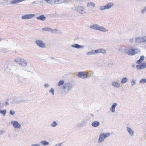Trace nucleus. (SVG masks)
<instances>
[{"label": "nucleus", "instance_id": "nucleus-1", "mask_svg": "<svg viewBox=\"0 0 146 146\" xmlns=\"http://www.w3.org/2000/svg\"><path fill=\"white\" fill-rule=\"evenodd\" d=\"M90 27L92 29L98 30L100 31H106V29L102 27H100L98 25L96 24H94V25H91Z\"/></svg>", "mask_w": 146, "mask_h": 146}, {"label": "nucleus", "instance_id": "nucleus-2", "mask_svg": "<svg viewBox=\"0 0 146 146\" xmlns=\"http://www.w3.org/2000/svg\"><path fill=\"white\" fill-rule=\"evenodd\" d=\"M110 135V134L109 133H102L100 135L98 139V142L100 143L104 140V139L108 137Z\"/></svg>", "mask_w": 146, "mask_h": 146}, {"label": "nucleus", "instance_id": "nucleus-3", "mask_svg": "<svg viewBox=\"0 0 146 146\" xmlns=\"http://www.w3.org/2000/svg\"><path fill=\"white\" fill-rule=\"evenodd\" d=\"M88 75V73L85 71L79 72L78 74V77L83 79L87 78Z\"/></svg>", "mask_w": 146, "mask_h": 146}, {"label": "nucleus", "instance_id": "nucleus-4", "mask_svg": "<svg viewBox=\"0 0 146 146\" xmlns=\"http://www.w3.org/2000/svg\"><path fill=\"white\" fill-rule=\"evenodd\" d=\"M106 53V50L102 48L98 49L94 51H92V52H90L91 54H95L99 53H102L103 54H105Z\"/></svg>", "mask_w": 146, "mask_h": 146}, {"label": "nucleus", "instance_id": "nucleus-5", "mask_svg": "<svg viewBox=\"0 0 146 146\" xmlns=\"http://www.w3.org/2000/svg\"><path fill=\"white\" fill-rule=\"evenodd\" d=\"M113 5V4L112 3H109L105 6L101 7L100 8V9L101 10L108 9L111 8Z\"/></svg>", "mask_w": 146, "mask_h": 146}, {"label": "nucleus", "instance_id": "nucleus-6", "mask_svg": "<svg viewBox=\"0 0 146 146\" xmlns=\"http://www.w3.org/2000/svg\"><path fill=\"white\" fill-rule=\"evenodd\" d=\"M136 40L137 42H146V36L143 37H137L136 38Z\"/></svg>", "mask_w": 146, "mask_h": 146}, {"label": "nucleus", "instance_id": "nucleus-7", "mask_svg": "<svg viewBox=\"0 0 146 146\" xmlns=\"http://www.w3.org/2000/svg\"><path fill=\"white\" fill-rule=\"evenodd\" d=\"M136 67L138 70L143 69L146 67V62H143L140 65H137Z\"/></svg>", "mask_w": 146, "mask_h": 146}, {"label": "nucleus", "instance_id": "nucleus-8", "mask_svg": "<svg viewBox=\"0 0 146 146\" xmlns=\"http://www.w3.org/2000/svg\"><path fill=\"white\" fill-rule=\"evenodd\" d=\"M36 43L38 46L41 48H44L45 47L44 44L41 40H37L36 41Z\"/></svg>", "mask_w": 146, "mask_h": 146}, {"label": "nucleus", "instance_id": "nucleus-9", "mask_svg": "<svg viewBox=\"0 0 146 146\" xmlns=\"http://www.w3.org/2000/svg\"><path fill=\"white\" fill-rule=\"evenodd\" d=\"M35 16V15L33 14H31L28 15H25L23 16L22 17V19H31L33 17Z\"/></svg>", "mask_w": 146, "mask_h": 146}, {"label": "nucleus", "instance_id": "nucleus-10", "mask_svg": "<svg viewBox=\"0 0 146 146\" xmlns=\"http://www.w3.org/2000/svg\"><path fill=\"white\" fill-rule=\"evenodd\" d=\"M11 124L15 128H18L21 127V125L19 123L16 121H13L11 122Z\"/></svg>", "mask_w": 146, "mask_h": 146}, {"label": "nucleus", "instance_id": "nucleus-11", "mask_svg": "<svg viewBox=\"0 0 146 146\" xmlns=\"http://www.w3.org/2000/svg\"><path fill=\"white\" fill-rule=\"evenodd\" d=\"M129 55H134L136 53L135 50L134 49H131L129 50L127 53Z\"/></svg>", "mask_w": 146, "mask_h": 146}, {"label": "nucleus", "instance_id": "nucleus-12", "mask_svg": "<svg viewBox=\"0 0 146 146\" xmlns=\"http://www.w3.org/2000/svg\"><path fill=\"white\" fill-rule=\"evenodd\" d=\"M144 56H141L139 60H137L136 63L137 64H140L144 60Z\"/></svg>", "mask_w": 146, "mask_h": 146}, {"label": "nucleus", "instance_id": "nucleus-13", "mask_svg": "<svg viewBox=\"0 0 146 146\" xmlns=\"http://www.w3.org/2000/svg\"><path fill=\"white\" fill-rule=\"evenodd\" d=\"M100 124V123L97 121H94L92 123V125L94 127H96Z\"/></svg>", "mask_w": 146, "mask_h": 146}, {"label": "nucleus", "instance_id": "nucleus-14", "mask_svg": "<svg viewBox=\"0 0 146 146\" xmlns=\"http://www.w3.org/2000/svg\"><path fill=\"white\" fill-rule=\"evenodd\" d=\"M37 19L42 21L46 19V17L43 15H42L40 16L37 17Z\"/></svg>", "mask_w": 146, "mask_h": 146}, {"label": "nucleus", "instance_id": "nucleus-15", "mask_svg": "<svg viewBox=\"0 0 146 146\" xmlns=\"http://www.w3.org/2000/svg\"><path fill=\"white\" fill-rule=\"evenodd\" d=\"M117 106V104L115 103L112 106L111 108V111L114 112L115 111V108Z\"/></svg>", "mask_w": 146, "mask_h": 146}, {"label": "nucleus", "instance_id": "nucleus-16", "mask_svg": "<svg viewBox=\"0 0 146 146\" xmlns=\"http://www.w3.org/2000/svg\"><path fill=\"white\" fill-rule=\"evenodd\" d=\"M112 85L113 86L117 88H118L120 86V84L116 82H113Z\"/></svg>", "mask_w": 146, "mask_h": 146}, {"label": "nucleus", "instance_id": "nucleus-17", "mask_svg": "<svg viewBox=\"0 0 146 146\" xmlns=\"http://www.w3.org/2000/svg\"><path fill=\"white\" fill-rule=\"evenodd\" d=\"M42 30L43 31H47L50 32L52 31H53V30L51 29L48 27L43 28L42 29Z\"/></svg>", "mask_w": 146, "mask_h": 146}, {"label": "nucleus", "instance_id": "nucleus-18", "mask_svg": "<svg viewBox=\"0 0 146 146\" xmlns=\"http://www.w3.org/2000/svg\"><path fill=\"white\" fill-rule=\"evenodd\" d=\"M66 0H55V3L57 4H60L65 1Z\"/></svg>", "mask_w": 146, "mask_h": 146}, {"label": "nucleus", "instance_id": "nucleus-19", "mask_svg": "<svg viewBox=\"0 0 146 146\" xmlns=\"http://www.w3.org/2000/svg\"><path fill=\"white\" fill-rule=\"evenodd\" d=\"M87 6L88 7H95V4L92 2L88 3L87 4Z\"/></svg>", "mask_w": 146, "mask_h": 146}, {"label": "nucleus", "instance_id": "nucleus-20", "mask_svg": "<svg viewBox=\"0 0 146 146\" xmlns=\"http://www.w3.org/2000/svg\"><path fill=\"white\" fill-rule=\"evenodd\" d=\"M127 130L130 134L131 135H133V130L131 129L130 128L127 127Z\"/></svg>", "mask_w": 146, "mask_h": 146}, {"label": "nucleus", "instance_id": "nucleus-21", "mask_svg": "<svg viewBox=\"0 0 146 146\" xmlns=\"http://www.w3.org/2000/svg\"><path fill=\"white\" fill-rule=\"evenodd\" d=\"M127 79L126 77L123 78L121 80V83L122 84L126 82L127 81Z\"/></svg>", "mask_w": 146, "mask_h": 146}, {"label": "nucleus", "instance_id": "nucleus-22", "mask_svg": "<svg viewBox=\"0 0 146 146\" xmlns=\"http://www.w3.org/2000/svg\"><path fill=\"white\" fill-rule=\"evenodd\" d=\"M64 81L63 80H60L59 82L58 83V85L59 86H60L63 84L64 83Z\"/></svg>", "mask_w": 146, "mask_h": 146}, {"label": "nucleus", "instance_id": "nucleus-23", "mask_svg": "<svg viewBox=\"0 0 146 146\" xmlns=\"http://www.w3.org/2000/svg\"><path fill=\"white\" fill-rule=\"evenodd\" d=\"M41 143L44 145H47L49 144L48 143L45 141H42Z\"/></svg>", "mask_w": 146, "mask_h": 146}, {"label": "nucleus", "instance_id": "nucleus-24", "mask_svg": "<svg viewBox=\"0 0 146 146\" xmlns=\"http://www.w3.org/2000/svg\"><path fill=\"white\" fill-rule=\"evenodd\" d=\"M146 82V80L145 79H142L140 81V83H145Z\"/></svg>", "mask_w": 146, "mask_h": 146}, {"label": "nucleus", "instance_id": "nucleus-25", "mask_svg": "<svg viewBox=\"0 0 146 146\" xmlns=\"http://www.w3.org/2000/svg\"><path fill=\"white\" fill-rule=\"evenodd\" d=\"M0 113H1L3 114L4 116H5L6 113V110H3L2 111H0Z\"/></svg>", "mask_w": 146, "mask_h": 146}, {"label": "nucleus", "instance_id": "nucleus-26", "mask_svg": "<svg viewBox=\"0 0 146 146\" xmlns=\"http://www.w3.org/2000/svg\"><path fill=\"white\" fill-rule=\"evenodd\" d=\"M57 125V123L55 121H54L51 125L52 127H54L56 126Z\"/></svg>", "mask_w": 146, "mask_h": 146}, {"label": "nucleus", "instance_id": "nucleus-27", "mask_svg": "<svg viewBox=\"0 0 146 146\" xmlns=\"http://www.w3.org/2000/svg\"><path fill=\"white\" fill-rule=\"evenodd\" d=\"M74 47L77 48H81V46L79 45L78 44H76L74 46H73Z\"/></svg>", "mask_w": 146, "mask_h": 146}, {"label": "nucleus", "instance_id": "nucleus-28", "mask_svg": "<svg viewBox=\"0 0 146 146\" xmlns=\"http://www.w3.org/2000/svg\"><path fill=\"white\" fill-rule=\"evenodd\" d=\"M10 113L11 115H14L15 113V112L12 110H11L10 111Z\"/></svg>", "mask_w": 146, "mask_h": 146}, {"label": "nucleus", "instance_id": "nucleus-29", "mask_svg": "<svg viewBox=\"0 0 146 146\" xmlns=\"http://www.w3.org/2000/svg\"><path fill=\"white\" fill-rule=\"evenodd\" d=\"M135 81L134 80H133L131 82V84L132 85H133L135 84Z\"/></svg>", "mask_w": 146, "mask_h": 146}, {"label": "nucleus", "instance_id": "nucleus-30", "mask_svg": "<svg viewBox=\"0 0 146 146\" xmlns=\"http://www.w3.org/2000/svg\"><path fill=\"white\" fill-rule=\"evenodd\" d=\"M50 92L52 93L53 94V95H54V90L53 88H51Z\"/></svg>", "mask_w": 146, "mask_h": 146}, {"label": "nucleus", "instance_id": "nucleus-31", "mask_svg": "<svg viewBox=\"0 0 146 146\" xmlns=\"http://www.w3.org/2000/svg\"><path fill=\"white\" fill-rule=\"evenodd\" d=\"M21 64L22 65H27V64L26 62L25 61V62H24V64H23L22 62L21 63Z\"/></svg>", "mask_w": 146, "mask_h": 146}, {"label": "nucleus", "instance_id": "nucleus-32", "mask_svg": "<svg viewBox=\"0 0 146 146\" xmlns=\"http://www.w3.org/2000/svg\"><path fill=\"white\" fill-rule=\"evenodd\" d=\"M35 146H40V145L38 144H34Z\"/></svg>", "mask_w": 146, "mask_h": 146}, {"label": "nucleus", "instance_id": "nucleus-33", "mask_svg": "<svg viewBox=\"0 0 146 146\" xmlns=\"http://www.w3.org/2000/svg\"><path fill=\"white\" fill-rule=\"evenodd\" d=\"M81 10L82 11L83 10H84V9L83 8H82V7H81Z\"/></svg>", "mask_w": 146, "mask_h": 146}, {"label": "nucleus", "instance_id": "nucleus-34", "mask_svg": "<svg viewBox=\"0 0 146 146\" xmlns=\"http://www.w3.org/2000/svg\"><path fill=\"white\" fill-rule=\"evenodd\" d=\"M63 89H65V88H66V87H65V86H64L63 87Z\"/></svg>", "mask_w": 146, "mask_h": 146}, {"label": "nucleus", "instance_id": "nucleus-35", "mask_svg": "<svg viewBox=\"0 0 146 146\" xmlns=\"http://www.w3.org/2000/svg\"><path fill=\"white\" fill-rule=\"evenodd\" d=\"M47 86V84H45V86Z\"/></svg>", "mask_w": 146, "mask_h": 146}, {"label": "nucleus", "instance_id": "nucleus-36", "mask_svg": "<svg viewBox=\"0 0 146 146\" xmlns=\"http://www.w3.org/2000/svg\"><path fill=\"white\" fill-rule=\"evenodd\" d=\"M31 146H35V145H34V144H33V145H31Z\"/></svg>", "mask_w": 146, "mask_h": 146}, {"label": "nucleus", "instance_id": "nucleus-37", "mask_svg": "<svg viewBox=\"0 0 146 146\" xmlns=\"http://www.w3.org/2000/svg\"><path fill=\"white\" fill-rule=\"evenodd\" d=\"M145 10H146V7L145 8Z\"/></svg>", "mask_w": 146, "mask_h": 146}, {"label": "nucleus", "instance_id": "nucleus-38", "mask_svg": "<svg viewBox=\"0 0 146 146\" xmlns=\"http://www.w3.org/2000/svg\"><path fill=\"white\" fill-rule=\"evenodd\" d=\"M55 30L56 31V30H57L56 29H55Z\"/></svg>", "mask_w": 146, "mask_h": 146}]
</instances>
